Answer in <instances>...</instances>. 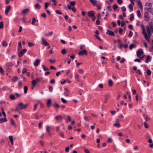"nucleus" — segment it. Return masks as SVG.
I'll return each mask as SVG.
<instances>
[{"label":"nucleus","mask_w":153,"mask_h":153,"mask_svg":"<svg viewBox=\"0 0 153 153\" xmlns=\"http://www.w3.org/2000/svg\"><path fill=\"white\" fill-rule=\"evenodd\" d=\"M69 3L72 6L76 4V2L75 1H70L69 2Z\"/></svg>","instance_id":"43"},{"label":"nucleus","mask_w":153,"mask_h":153,"mask_svg":"<svg viewBox=\"0 0 153 153\" xmlns=\"http://www.w3.org/2000/svg\"><path fill=\"white\" fill-rule=\"evenodd\" d=\"M27 50L24 48L20 51L18 53V56L19 57H21L26 52Z\"/></svg>","instance_id":"1"},{"label":"nucleus","mask_w":153,"mask_h":153,"mask_svg":"<svg viewBox=\"0 0 153 153\" xmlns=\"http://www.w3.org/2000/svg\"><path fill=\"white\" fill-rule=\"evenodd\" d=\"M42 67L44 71H49V69L47 68H46L45 65H42Z\"/></svg>","instance_id":"30"},{"label":"nucleus","mask_w":153,"mask_h":153,"mask_svg":"<svg viewBox=\"0 0 153 153\" xmlns=\"http://www.w3.org/2000/svg\"><path fill=\"white\" fill-rule=\"evenodd\" d=\"M78 54L79 55H87V51L85 49H83L82 51L79 52Z\"/></svg>","instance_id":"4"},{"label":"nucleus","mask_w":153,"mask_h":153,"mask_svg":"<svg viewBox=\"0 0 153 153\" xmlns=\"http://www.w3.org/2000/svg\"><path fill=\"white\" fill-rule=\"evenodd\" d=\"M121 9L123 12H125L126 10V7L124 6H123L121 7Z\"/></svg>","instance_id":"46"},{"label":"nucleus","mask_w":153,"mask_h":153,"mask_svg":"<svg viewBox=\"0 0 153 153\" xmlns=\"http://www.w3.org/2000/svg\"><path fill=\"white\" fill-rule=\"evenodd\" d=\"M137 16L139 17L141 16V13L139 10H137Z\"/></svg>","instance_id":"58"},{"label":"nucleus","mask_w":153,"mask_h":153,"mask_svg":"<svg viewBox=\"0 0 153 153\" xmlns=\"http://www.w3.org/2000/svg\"><path fill=\"white\" fill-rule=\"evenodd\" d=\"M84 119L87 121L89 122V119L88 118V117L87 116H85L84 118Z\"/></svg>","instance_id":"55"},{"label":"nucleus","mask_w":153,"mask_h":153,"mask_svg":"<svg viewBox=\"0 0 153 153\" xmlns=\"http://www.w3.org/2000/svg\"><path fill=\"white\" fill-rule=\"evenodd\" d=\"M2 45L4 47L7 46V44L5 41H4L2 42Z\"/></svg>","instance_id":"32"},{"label":"nucleus","mask_w":153,"mask_h":153,"mask_svg":"<svg viewBox=\"0 0 153 153\" xmlns=\"http://www.w3.org/2000/svg\"><path fill=\"white\" fill-rule=\"evenodd\" d=\"M133 34V33L132 32V31H130L129 34L128 36V37L130 38L132 36Z\"/></svg>","instance_id":"47"},{"label":"nucleus","mask_w":153,"mask_h":153,"mask_svg":"<svg viewBox=\"0 0 153 153\" xmlns=\"http://www.w3.org/2000/svg\"><path fill=\"white\" fill-rule=\"evenodd\" d=\"M61 100L63 103H65L67 102V100L63 98H61Z\"/></svg>","instance_id":"42"},{"label":"nucleus","mask_w":153,"mask_h":153,"mask_svg":"<svg viewBox=\"0 0 153 153\" xmlns=\"http://www.w3.org/2000/svg\"><path fill=\"white\" fill-rule=\"evenodd\" d=\"M27 69L26 68H24L23 69V70L22 71V73L23 74H25L27 72Z\"/></svg>","instance_id":"48"},{"label":"nucleus","mask_w":153,"mask_h":153,"mask_svg":"<svg viewBox=\"0 0 153 153\" xmlns=\"http://www.w3.org/2000/svg\"><path fill=\"white\" fill-rule=\"evenodd\" d=\"M56 13L58 14H59L60 15H62V13L59 10H56L55 11Z\"/></svg>","instance_id":"56"},{"label":"nucleus","mask_w":153,"mask_h":153,"mask_svg":"<svg viewBox=\"0 0 153 153\" xmlns=\"http://www.w3.org/2000/svg\"><path fill=\"white\" fill-rule=\"evenodd\" d=\"M18 80V77L16 76H15L13 77L12 79V80L13 82H16Z\"/></svg>","instance_id":"34"},{"label":"nucleus","mask_w":153,"mask_h":153,"mask_svg":"<svg viewBox=\"0 0 153 153\" xmlns=\"http://www.w3.org/2000/svg\"><path fill=\"white\" fill-rule=\"evenodd\" d=\"M144 125L145 127L146 128H148V125H147V123L146 122H145L144 123Z\"/></svg>","instance_id":"62"},{"label":"nucleus","mask_w":153,"mask_h":153,"mask_svg":"<svg viewBox=\"0 0 153 153\" xmlns=\"http://www.w3.org/2000/svg\"><path fill=\"white\" fill-rule=\"evenodd\" d=\"M9 97L12 100H13L16 99L14 95H13V94H10V95Z\"/></svg>","instance_id":"26"},{"label":"nucleus","mask_w":153,"mask_h":153,"mask_svg":"<svg viewBox=\"0 0 153 153\" xmlns=\"http://www.w3.org/2000/svg\"><path fill=\"white\" fill-rule=\"evenodd\" d=\"M137 1L138 3V6L140 8H142V5L141 2L139 0H137Z\"/></svg>","instance_id":"22"},{"label":"nucleus","mask_w":153,"mask_h":153,"mask_svg":"<svg viewBox=\"0 0 153 153\" xmlns=\"http://www.w3.org/2000/svg\"><path fill=\"white\" fill-rule=\"evenodd\" d=\"M59 134L61 137H62L63 138L64 137V134H63V132H59Z\"/></svg>","instance_id":"54"},{"label":"nucleus","mask_w":153,"mask_h":153,"mask_svg":"<svg viewBox=\"0 0 153 153\" xmlns=\"http://www.w3.org/2000/svg\"><path fill=\"white\" fill-rule=\"evenodd\" d=\"M51 100L50 99L48 100L47 103V106L48 108L50 107L51 106Z\"/></svg>","instance_id":"13"},{"label":"nucleus","mask_w":153,"mask_h":153,"mask_svg":"<svg viewBox=\"0 0 153 153\" xmlns=\"http://www.w3.org/2000/svg\"><path fill=\"white\" fill-rule=\"evenodd\" d=\"M146 28L147 32L148 35V36L149 37H150L151 36V31L150 29V28L148 26H147Z\"/></svg>","instance_id":"10"},{"label":"nucleus","mask_w":153,"mask_h":153,"mask_svg":"<svg viewBox=\"0 0 153 153\" xmlns=\"http://www.w3.org/2000/svg\"><path fill=\"white\" fill-rule=\"evenodd\" d=\"M94 11L93 10H91L88 12V15L90 17H91L94 15Z\"/></svg>","instance_id":"6"},{"label":"nucleus","mask_w":153,"mask_h":153,"mask_svg":"<svg viewBox=\"0 0 153 153\" xmlns=\"http://www.w3.org/2000/svg\"><path fill=\"white\" fill-rule=\"evenodd\" d=\"M113 126L119 127L121 126V125L120 123H117L114 124L113 125Z\"/></svg>","instance_id":"50"},{"label":"nucleus","mask_w":153,"mask_h":153,"mask_svg":"<svg viewBox=\"0 0 153 153\" xmlns=\"http://www.w3.org/2000/svg\"><path fill=\"white\" fill-rule=\"evenodd\" d=\"M36 22V20L35 19V18H32V20L31 22V24L33 25H36V26H37L38 24H37L36 25L35 24V22Z\"/></svg>","instance_id":"20"},{"label":"nucleus","mask_w":153,"mask_h":153,"mask_svg":"<svg viewBox=\"0 0 153 153\" xmlns=\"http://www.w3.org/2000/svg\"><path fill=\"white\" fill-rule=\"evenodd\" d=\"M0 71L2 74H4L3 70L1 67H0Z\"/></svg>","instance_id":"60"},{"label":"nucleus","mask_w":153,"mask_h":153,"mask_svg":"<svg viewBox=\"0 0 153 153\" xmlns=\"http://www.w3.org/2000/svg\"><path fill=\"white\" fill-rule=\"evenodd\" d=\"M89 1L94 5H96L97 2L96 0H89Z\"/></svg>","instance_id":"16"},{"label":"nucleus","mask_w":153,"mask_h":153,"mask_svg":"<svg viewBox=\"0 0 153 153\" xmlns=\"http://www.w3.org/2000/svg\"><path fill=\"white\" fill-rule=\"evenodd\" d=\"M35 7L37 9L39 10L41 8V6L40 5L36 3L35 6Z\"/></svg>","instance_id":"25"},{"label":"nucleus","mask_w":153,"mask_h":153,"mask_svg":"<svg viewBox=\"0 0 153 153\" xmlns=\"http://www.w3.org/2000/svg\"><path fill=\"white\" fill-rule=\"evenodd\" d=\"M151 59V57L149 55H148L146 56V60L145 62L146 63H148L149 61H150Z\"/></svg>","instance_id":"12"},{"label":"nucleus","mask_w":153,"mask_h":153,"mask_svg":"<svg viewBox=\"0 0 153 153\" xmlns=\"http://www.w3.org/2000/svg\"><path fill=\"white\" fill-rule=\"evenodd\" d=\"M29 9H25L23 10L22 12V13L23 14H25L27 13L29 11Z\"/></svg>","instance_id":"15"},{"label":"nucleus","mask_w":153,"mask_h":153,"mask_svg":"<svg viewBox=\"0 0 153 153\" xmlns=\"http://www.w3.org/2000/svg\"><path fill=\"white\" fill-rule=\"evenodd\" d=\"M42 44H44L46 46L49 45V44L44 39L43 37L42 38Z\"/></svg>","instance_id":"7"},{"label":"nucleus","mask_w":153,"mask_h":153,"mask_svg":"<svg viewBox=\"0 0 153 153\" xmlns=\"http://www.w3.org/2000/svg\"><path fill=\"white\" fill-rule=\"evenodd\" d=\"M41 16L43 17L44 18H46V14L45 13H43L42 14Z\"/></svg>","instance_id":"59"},{"label":"nucleus","mask_w":153,"mask_h":153,"mask_svg":"<svg viewBox=\"0 0 153 153\" xmlns=\"http://www.w3.org/2000/svg\"><path fill=\"white\" fill-rule=\"evenodd\" d=\"M11 7L10 5H8L6 7L5 10V13L6 15H8V13L11 9Z\"/></svg>","instance_id":"8"},{"label":"nucleus","mask_w":153,"mask_h":153,"mask_svg":"<svg viewBox=\"0 0 153 153\" xmlns=\"http://www.w3.org/2000/svg\"><path fill=\"white\" fill-rule=\"evenodd\" d=\"M94 36L99 41H102V39L100 38L98 36L95 35Z\"/></svg>","instance_id":"49"},{"label":"nucleus","mask_w":153,"mask_h":153,"mask_svg":"<svg viewBox=\"0 0 153 153\" xmlns=\"http://www.w3.org/2000/svg\"><path fill=\"white\" fill-rule=\"evenodd\" d=\"M32 85H35L37 83L36 80H33L31 82Z\"/></svg>","instance_id":"39"},{"label":"nucleus","mask_w":153,"mask_h":153,"mask_svg":"<svg viewBox=\"0 0 153 153\" xmlns=\"http://www.w3.org/2000/svg\"><path fill=\"white\" fill-rule=\"evenodd\" d=\"M28 88L27 86H25L24 87V93L26 94L27 92Z\"/></svg>","instance_id":"33"},{"label":"nucleus","mask_w":153,"mask_h":153,"mask_svg":"<svg viewBox=\"0 0 153 153\" xmlns=\"http://www.w3.org/2000/svg\"><path fill=\"white\" fill-rule=\"evenodd\" d=\"M53 87L52 86H49V90L50 92H51L53 91Z\"/></svg>","instance_id":"61"},{"label":"nucleus","mask_w":153,"mask_h":153,"mask_svg":"<svg viewBox=\"0 0 153 153\" xmlns=\"http://www.w3.org/2000/svg\"><path fill=\"white\" fill-rule=\"evenodd\" d=\"M21 110V109L18 106H16L15 109V111H19L20 110Z\"/></svg>","instance_id":"44"},{"label":"nucleus","mask_w":153,"mask_h":153,"mask_svg":"<svg viewBox=\"0 0 153 153\" xmlns=\"http://www.w3.org/2000/svg\"><path fill=\"white\" fill-rule=\"evenodd\" d=\"M53 33V32L52 31L48 33L45 34V36H47L48 35L50 36H51L52 34Z\"/></svg>","instance_id":"57"},{"label":"nucleus","mask_w":153,"mask_h":153,"mask_svg":"<svg viewBox=\"0 0 153 153\" xmlns=\"http://www.w3.org/2000/svg\"><path fill=\"white\" fill-rule=\"evenodd\" d=\"M40 59H36L35 62H34V65L35 67H37L39 64L40 62Z\"/></svg>","instance_id":"11"},{"label":"nucleus","mask_w":153,"mask_h":153,"mask_svg":"<svg viewBox=\"0 0 153 153\" xmlns=\"http://www.w3.org/2000/svg\"><path fill=\"white\" fill-rule=\"evenodd\" d=\"M28 46L30 47H31L34 45V44L30 42H28Z\"/></svg>","instance_id":"37"},{"label":"nucleus","mask_w":153,"mask_h":153,"mask_svg":"<svg viewBox=\"0 0 153 153\" xmlns=\"http://www.w3.org/2000/svg\"><path fill=\"white\" fill-rule=\"evenodd\" d=\"M128 7L129 9H130L131 10V11L133 10V7L132 4H130L128 5Z\"/></svg>","instance_id":"31"},{"label":"nucleus","mask_w":153,"mask_h":153,"mask_svg":"<svg viewBox=\"0 0 153 153\" xmlns=\"http://www.w3.org/2000/svg\"><path fill=\"white\" fill-rule=\"evenodd\" d=\"M62 117L61 115L56 116L55 117V119L56 120H59V119H61L62 118Z\"/></svg>","instance_id":"35"},{"label":"nucleus","mask_w":153,"mask_h":153,"mask_svg":"<svg viewBox=\"0 0 153 153\" xmlns=\"http://www.w3.org/2000/svg\"><path fill=\"white\" fill-rule=\"evenodd\" d=\"M50 5V3L49 2H46L45 3V9H47L49 5Z\"/></svg>","instance_id":"24"},{"label":"nucleus","mask_w":153,"mask_h":153,"mask_svg":"<svg viewBox=\"0 0 153 153\" xmlns=\"http://www.w3.org/2000/svg\"><path fill=\"white\" fill-rule=\"evenodd\" d=\"M146 73L148 76H150L151 75V71L149 69L147 70Z\"/></svg>","instance_id":"27"},{"label":"nucleus","mask_w":153,"mask_h":153,"mask_svg":"<svg viewBox=\"0 0 153 153\" xmlns=\"http://www.w3.org/2000/svg\"><path fill=\"white\" fill-rule=\"evenodd\" d=\"M6 65L8 67H11L13 65V64L11 62H9L6 63Z\"/></svg>","instance_id":"28"},{"label":"nucleus","mask_w":153,"mask_h":153,"mask_svg":"<svg viewBox=\"0 0 153 153\" xmlns=\"http://www.w3.org/2000/svg\"><path fill=\"white\" fill-rule=\"evenodd\" d=\"M143 51L142 49H139L137 51V57H140L141 54H143Z\"/></svg>","instance_id":"3"},{"label":"nucleus","mask_w":153,"mask_h":153,"mask_svg":"<svg viewBox=\"0 0 153 153\" xmlns=\"http://www.w3.org/2000/svg\"><path fill=\"white\" fill-rule=\"evenodd\" d=\"M109 95L108 94H106L105 95V101H104V103H107V100L108 99V97H109Z\"/></svg>","instance_id":"36"},{"label":"nucleus","mask_w":153,"mask_h":153,"mask_svg":"<svg viewBox=\"0 0 153 153\" xmlns=\"http://www.w3.org/2000/svg\"><path fill=\"white\" fill-rule=\"evenodd\" d=\"M108 85L109 86H111L113 85V81H112V80L111 79H109L108 80Z\"/></svg>","instance_id":"19"},{"label":"nucleus","mask_w":153,"mask_h":153,"mask_svg":"<svg viewBox=\"0 0 153 153\" xmlns=\"http://www.w3.org/2000/svg\"><path fill=\"white\" fill-rule=\"evenodd\" d=\"M22 48V45H21V43L20 42L18 43V51H20Z\"/></svg>","instance_id":"29"},{"label":"nucleus","mask_w":153,"mask_h":153,"mask_svg":"<svg viewBox=\"0 0 153 153\" xmlns=\"http://www.w3.org/2000/svg\"><path fill=\"white\" fill-rule=\"evenodd\" d=\"M113 9L114 10H115L118 8V5L116 4H114L113 5Z\"/></svg>","instance_id":"40"},{"label":"nucleus","mask_w":153,"mask_h":153,"mask_svg":"<svg viewBox=\"0 0 153 153\" xmlns=\"http://www.w3.org/2000/svg\"><path fill=\"white\" fill-rule=\"evenodd\" d=\"M66 50L65 49H64L61 51V53L63 55H65L66 53Z\"/></svg>","instance_id":"41"},{"label":"nucleus","mask_w":153,"mask_h":153,"mask_svg":"<svg viewBox=\"0 0 153 153\" xmlns=\"http://www.w3.org/2000/svg\"><path fill=\"white\" fill-rule=\"evenodd\" d=\"M53 106L55 109L59 108L60 107L59 105L57 103H55L54 105H53Z\"/></svg>","instance_id":"17"},{"label":"nucleus","mask_w":153,"mask_h":153,"mask_svg":"<svg viewBox=\"0 0 153 153\" xmlns=\"http://www.w3.org/2000/svg\"><path fill=\"white\" fill-rule=\"evenodd\" d=\"M112 139L111 137H110L108 138L107 140V142L108 143H111L112 142Z\"/></svg>","instance_id":"63"},{"label":"nucleus","mask_w":153,"mask_h":153,"mask_svg":"<svg viewBox=\"0 0 153 153\" xmlns=\"http://www.w3.org/2000/svg\"><path fill=\"white\" fill-rule=\"evenodd\" d=\"M133 48H136V46H135L133 44H131L129 46V49L131 50Z\"/></svg>","instance_id":"21"},{"label":"nucleus","mask_w":153,"mask_h":153,"mask_svg":"<svg viewBox=\"0 0 153 153\" xmlns=\"http://www.w3.org/2000/svg\"><path fill=\"white\" fill-rule=\"evenodd\" d=\"M27 105V104L24 105L22 102H19L18 105L19 106L21 110L25 109Z\"/></svg>","instance_id":"2"},{"label":"nucleus","mask_w":153,"mask_h":153,"mask_svg":"<svg viewBox=\"0 0 153 153\" xmlns=\"http://www.w3.org/2000/svg\"><path fill=\"white\" fill-rule=\"evenodd\" d=\"M144 10L147 13L149 12H150L152 10L151 8L150 7H145L144 8Z\"/></svg>","instance_id":"14"},{"label":"nucleus","mask_w":153,"mask_h":153,"mask_svg":"<svg viewBox=\"0 0 153 153\" xmlns=\"http://www.w3.org/2000/svg\"><path fill=\"white\" fill-rule=\"evenodd\" d=\"M150 27V30H151L153 32V25H149Z\"/></svg>","instance_id":"64"},{"label":"nucleus","mask_w":153,"mask_h":153,"mask_svg":"<svg viewBox=\"0 0 153 153\" xmlns=\"http://www.w3.org/2000/svg\"><path fill=\"white\" fill-rule=\"evenodd\" d=\"M71 120V118L70 116L69 115H68L67 116V118L66 120L65 121L66 123H68L69 121Z\"/></svg>","instance_id":"23"},{"label":"nucleus","mask_w":153,"mask_h":153,"mask_svg":"<svg viewBox=\"0 0 153 153\" xmlns=\"http://www.w3.org/2000/svg\"><path fill=\"white\" fill-rule=\"evenodd\" d=\"M3 22H0V28L1 29L3 28Z\"/></svg>","instance_id":"51"},{"label":"nucleus","mask_w":153,"mask_h":153,"mask_svg":"<svg viewBox=\"0 0 153 153\" xmlns=\"http://www.w3.org/2000/svg\"><path fill=\"white\" fill-rule=\"evenodd\" d=\"M42 78H41V79H40L38 77H37L36 78V82H39L41 81V79H42Z\"/></svg>","instance_id":"52"},{"label":"nucleus","mask_w":153,"mask_h":153,"mask_svg":"<svg viewBox=\"0 0 153 153\" xmlns=\"http://www.w3.org/2000/svg\"><path fill=\"white\" fill-rule=\"evenodd\" d=\"M10 121L11 124L13 126L15 125V123L13 119L11 118L10 119Z\"/></svg>","instance_id":"38"},{"label":"nucleus","mask_w":153,"mask_h":153,"mask_svg":"<svg viewBox=\"0 0 153 153\" xmlns=\"http://www.w3.org/2000/svg\"><path fill=\"white\" fill-rule=\"evenodd\" d=\"M107 32L106 33V34H108L110 36H114L115 35L113 32L110 31L108 29H107Z\"/></svg>","instance_id":"9"},{"label":"nucleus","mask_w":153,"mask_h":153,"mask_svg":"<svg viewBox=\"0 0 153 153\" xmlns=\"http://www.w3.org/2000/svg\"><path fill=\"white\" fill-rule=\"evenodd\" d=\"M143 34L144 35L145 39L147 41H149V39L148 37V35L145 31V29L144 28H143Z\"/></svg>","instance_id":"5"},{"label":"nucleus","mask_w":153,"mask_h":153,"mask_svg":"<svg viewBox=\"0 0 153 153\" xmlns=\"http://www.w3.org/2000/svg\"><path fill=\"white\" fill-rule=\"evenodd\" d=\"M148 13L146 12L144 14V17L146 21H147L149 19V17L148 16Z\"/></svg>","instance_id":"18"},{"label":"nucleus","mask_w":153,"mask_h":153,"mask_svg":"<svg viewBox=\"0 0 153 153\" xmlns=\"http://www.w3.org/2000/svg\"><path fill=\"white\" fill-rule=\"evenodd\" d=\"M49 126H46V129L47 132L49 133V134H50V131L49 130Z\"/></svg>","instance_id":"45"},{"label":"nucleus","mask_w":153,"mask_h":153,"mask_svg":"<svg viewBox=\"0 0 153 153\" xmlns=\"http://www.w3.org/2000/svg\"><path fill=\"white\" fill-rule=\"evenodd\" d=\"M131 17L130 18V20L131 21H132L134 19V16L133 14H131Z\"/></svg>","instance_id":"53"}]
</instances>
